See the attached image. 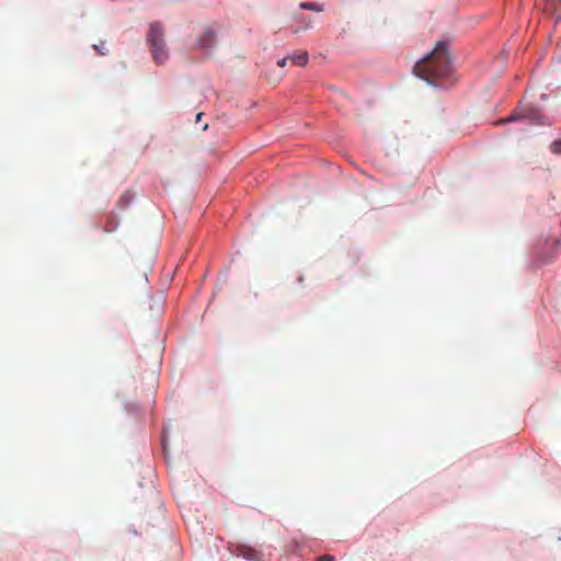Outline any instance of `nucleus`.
Returning a JSON list of instances; mask_svg holds the SVG:
<instances>
[{
  "instance_id": "obj_10",
  "label": "nucleus",
  "mask_w": 561,
  "mask_h": 561,
  "mask_svg": "<svg viewBox=\"0 0 561 561\" xmlns=\"http://www.w3.org/2000/svg\"><path fill=\"white\" fill-rule=\"evenodd\" d=\"M550 149L553 153L556 154H560L561 153V139H558V140H554L551 145H550Z\"/></svg>"
},
{
  "instance_id": "obj_13",
  "label": "nucleus",
  "mask_w": 561,
  "mask_h": 561,
  "mask_svg": "<svg viewBox=\"0 0 561 561\" xmlns=\"http://www.w3.org/2000/svg\"><path fill=\"white\" fill-rule=\"evenodd\" d=\"M312 21L310 19H308L306 22H305V25L301 27V30H306L308 28L310 25H311ZM300 28H296L295 32H299Z\"/></svg>"
},
{
  "instance_id": "obj_2",
  "label": "nucleus",
  "mask_w": 561,
  "mask_h": 561,
  "mask_svg": "<svg viewBox=\"0 0 561 561\" xmlns=\"http://www.w3.org/2000/svg\"><path fill=\"white\" fill-rule=\"evenodd\" d=\"M164 32L162 25L159 22H154L150 25L147 35V42L150 46V50L153 59L158 64H163L168 59V51L164 44Z\"/></svg>"
},
{
  "instance_id": "obj_4",
  "label": "nucleus",
  "mask_w": 561,
  "mask_h": 561,
  "mask_svg": "<svg viewBox=\"0 0 561 561\" xmlns=\"http://www.w3.org/2000/svg\"><path fill=\"white\" fill-rule=\"evenodd\" d=\"M216 42V33L211 28H206L198 38V47L203 49L210 48Z\"/></svg>"
},
{
  "instance_id": "obj_12",
  "label": "nucleus",
  "mask_w": 561,
  "mask_h": 561,
  "mask_svg": "<svg viewBox=\"0 0 561 561\" xmlns=\"http://www.w3.org/2000/svg\"><path fill=\"white\" fill-rule=\"evenodd\" d=\"M288 60H290V58H289V57L282 58V59H279V60L277 61V65H278L279 67H284V66H286V65H287V61H288Z\"/></svg>"
},
{
  "instance_id": "obj_1",
  "label": "nucleus",
  "mask_w": 561,
  "mask_h": 561,
  "mask_svg": "<svg viewBox=\"0 0 561 561\" xmlns=\"http://www.w3.org/2000/svg\"><path fill=\"white\" fill-rule=\"evenodd\" d=\"M414 73L426 82L444 87L443 82L453 73L451 60L446 42H438L428 55L414 66Z\"/></svg>"
},
{
  "instance_id": "obj_7",
  "label": "nucleus",
  "mask_w": 561,
  "mask_h": 561,
  "mask_svg": "<svg viewBox=\"0 0 561 561\" xmlns=\"http://www.w3.org/2000/svg\"><path fill=\"white\" fill-rule=\"evenodd\" d=\"M289 58L294 65L305 66L308 62L309 55L306 50H301L289 56Z\"/></svg>"
},
{
  "instance_id": "obj_16",
  "label": "nucleus",
  "mask_w": 561,
  "mask_h": 561,
  "mask_svg": "<svg viewBox=\"0 0 561 561\" xmlns=\"http://www.w3.org/2000/svg\"><path fill=\"white\" fill-rule=\"evenodd\" d=\"M105 230L110 232V231H112L113 229H112V228H108V227L106 226V227H105Z\"/></svg>"
},
{
  "instance_id": "obj_6",
  "label": "nucleus",
  "mask_w": 561,
  "mask_h": 561,
  "mask_svg": "<svg viewBox=\"0 0 561 561\" xmlns=\"http://www.w3.org/2000/svg\"><path fill=\"white\" fill-rule=\"evenodd\" d=\"M545 10L550 12L556 23L561 19V0H546Z\"/></svg>"
},
{
  "instance_id": "obj_5",
  "label": "nucleus",
  "mask_w": 561,
  "mask_h": 561,
  "mask_svg": "<svg viewBox=\"0 0 561 561\" xmlns=\"http://www.w3.org/2000/svg\"><path fill=\"white\" fill-rule=\"evenodd\" d=\"M522 118L535 119V118H537V113L534 110H529L527 112H515V113L511 114L508 117H506L502 121H499L496 124H507V123L515 122V121H518Z\"/></svg>"
},
{
  "instance_id": "obj_14",
  "label": "nucleus",
  "mask_w": 561,
  "mask_h": 561,
  "mask_svg": "<svg viewBox=\"0 0 561 561\" xmlns=\"http://www.w3.org/2000/svg\"><path fill=\"white\" fill-rule=\"evenodd\" d=\"M94 48L99 51V54L101 55H105V51L100 49V46L99 45H94Z\"/></svg>"
},
{
  "instance_id": "obj_3",
  "label": "nucleus",
  "mask_w": 561,
  "mask_h": 561,
  "mask_svg": "<svg viewBox=\"0 0 561 561\" xmlns=\"http://www.w3.org/2000/svg\"><path fill=\"white\" fill-rule=\"evenodd\" d=\"M234 553L238 557H242L249 561H260L262 558L261 551L248 545H238L234 549Z\"/></svg>"
},
{
  "instance_id": "obj_15",
  "label": "nucleus",
  "mask_w": 561,
  "mask_h": 561,
  "mask_svg": "<svg viewBox=\"0 0 561 561\" xmlns=\"http://www.w3.org/2000/svg\"><path fill=\"white\" fill-rule=\"evenodd\" d=\"M202 115H203L202 113L197 114L196 121H201Z\"/></svg>"
},
{
  "instance_id": "obj_8",
  "label": "nucleus",
  "mask_w": 561,
  "mask_h": 561,
  "mask_svg": "<svg viewBox=\"0 0 561 561\" xmlns=\"http://www.w3.org/2000/svg\"><path fill=\"white\" fill-rule=\"evenodd\" d=\"M299 7L304 10H311L316 12H321L323 10L320 4L313 2H301Z\"/></svg>"
},
{
  "instance_id": "obj_11",
  "label": "nucleus",
  "mask_w": 561,
  "mask_h": 561,
  "mask_svg": "<svg viewBox=\"0 0 561 561\" xmlns=\"http://www.w3.org/2000/svg\"><path fill=\"white\" fill-rule=\"evenodd\" d=\"M316 561H335L333 556L330 554H323L319 557Z\"/></svg>"
},
{
  "instance_id": "obj_9",
  "label": "nucleus",
  "mask_w": 561,
  "mask_h": 561,
  "mask_svg": "<svg viewBox=\"0 0 561 561\" xmlns=\"http://www.w3.org/2000/svg\"><path fill=\"white\" fill-rule=\"evenodd\" d=\"M131 199L133 196L128 192H126L119 197L117 203L122 208H126L130 204Z\"/></svg>"
}]
</instances>
